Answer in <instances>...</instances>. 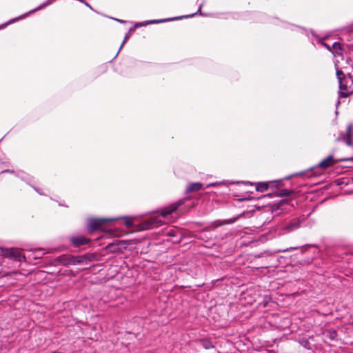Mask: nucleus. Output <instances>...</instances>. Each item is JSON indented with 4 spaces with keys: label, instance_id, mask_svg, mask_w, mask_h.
I'll list each match as a JSON object with an SVG mask.
<instances>
[{
    "label": "nucleus",
    "instance_id": "nucleus-1",
    "mask_svg": "<svg viewBox=\"0 0 353 353\" xmlns=\"http://www.w3.org/2000/svg\"><path fill=\"white\" fill-rule=\"evenodd\" d=\"M183 199L179 200L176 203H174L163 210L161 214L150 216L148 219L141 223L138 229L140 230H148L154 227H158L163 222L169 221V216L176 211L178 208L183 203Z\"/></svg>",
    "mask_w": 353,
    "mask_h": 353
},
{
    "label": "nucleus",
    "instance_id": "nucleus-2",
    "mask_svg": "<svg viewBox=\"0 0 353 353\" xmlns=\"http://www.w3.org/2000/svg\"><path fill=\"white\" fill-rule=\"evenodd\" d=\"M336 75L339 82V97H347L353 92V79L350 74L342 78L343 72L338 68L337 63H335Z\"/></svg>",
    "mask_w": 353,
    "mask_h": 353
},
{
    "label": "nucleus",
    "instance_id": "nucleus-3",
    "mask_svg": "<svg viewBox=\"0 0 353 353\" xmlns=\"http://www.w3.org/2000/svg\"><path fill=\"white\" fill-rule=\"evenodd\" d=\"M201 6L199 7V8L198 10V12L196 13H194V14H190V15H185V16H181V17H175V18L148 20V21H143V22L136 23L134 24V28H140V27H143V26H145L151 25V24H157V23H164V22H167V21H172V20H177V19H183V18L192 17L195 16L196 14H197L198 13L200 15H202V13H201Z\"/></svg>",
    "mask_w": 353,
    "mask_h": 353
},
{
    "label": "nucleus",
    "instance_id": "nucleus-4",
    "mask_svg": "<svg viewBox=\"0 0 353 353\" xmlns=\"http://www.w3.org/2000/svg\"><path fill=\"white\" fill-rule=\"evenodd\" d=\"M0 253L3 256L19 263L26 259V257L17 248H2L0 250Z\"/></svg>",
    "mask_w": 353,
    "mask_h": 353
},
{
    "label": "nucleus",
    "instance_id": "nucleus-5",
    "mask_svg": "<svg viewBox=\"0 0 353 353\" xmlns=\"http://www.w3.org/2000/svg\"><path fill=\"white\" fill-rule=\"evenodd\" d=\"M119 218H110V219H89L87 223L88 230L92 232L95 230L99 229L107 221H118Z\"/></svg>",
    "mask_w": 353,
    "mask_h": 353
},
{
    "label": "nucleus",
    "instance_id": "nucleus-6",
    "mask_svg": "<svg viewBox=\"0 0 353 353\" xmlns=\"http://www.w3.org/2000/svg\"><path fill=\"white\" fill-rule=\"evenodd\" d=\"M52 3L51 0H47L45 3L41 4L39 6H38L37 8L32 10H30V12L24 14H22L17 18H14V19H10V21H8V22H6V23L4 24H2L0 26V30L1 29H3L4 28H6L8 25H10L19 19H23L25 18L26 16H28L30 13H32L34 12H36V11H38L39 10H41L43 8H44L46 6L50 5V3Z\"/></svg>",
    "mask_w": 353,
    "mask_h": 353
},
{
    "label": "nucleus",
    "instance_id": "nucleus-7",
    "mask_svg": "<svg viewBox=\"0 0 353 353\" xmlns=\"http://www.w3.org/2000/svg\"><path fill=\"white\" fill-rule=\"evenodd\" d=\"M353 161V157L347 158V159H334L333 156L330 155L328 156L327 158L321 161L318 167L325 169L337 163H339L341 161Z\"/></svg>",
    "mask_w": 353,
    "mask_h": 353
},
{
    "label": "nucleus",
    "instance_id": "nucleus-8",
    "mask_svg": "<svg viewBox=\"0 0 353 353\" xmlns=\"http://www.w3.org/2000/svg\"><path fill=\"white\" fill-rule=\"evenodd\" d=\"M17 176L19 177L21 180L26 181L28 185L32 186L38 194H39L41 195L46 194L45 192L43 190L36 188L35 186H34L32 185V183H34V177L30 176L29 174H28L23 172H18Z\"/></svg>",
    "mask_w": 353,
    "mask_h": 353
},
{
    "label": "nucleus",
    "instance_id": "nucleus-9",
    "mask_svg": "<svg viewBox=\"0 0 353 353\" xmlns=\"http://www.w3.org/2000/svg\"><path fill=\"white\" fill-rule=\"evenodd\" d=\"M70 241L77 247L85 245L89 242L88 239L83 236H73L70 239Z\"/></svg>",
    "mask_w": 353,
    "mask_h": 353
},
{
    "label": "nucleus",
    "instance_id": "nucleus-10",
    "mask_svg": "<svg viewBox=\"0 0 353 353\" xmlns=\"http://www.w3.org/2000/svg\"><path fill=\"white\" fill-rule=\"evenodd\" d=\"M203 188V184L199 182L189 183L185 191V194H189L192 192H197Z\"/></svg>",
    "mask_w": 353,
    "mask_h": 353
},
{
    "label": "nucleus",
    "instance_id": "nucleus-11",
    "mask_svg": "<svg viewBox=\"0 0 353 353\" xmlns=\"http://www.w3.org/2000/svg\"><path fill=\"white\" fill-rule=\"evenodd\" d=\"M300 225V221L298 219H294L290 223L285 225L283 228L284 230H286L288 232L293 231L294 230L298 228Z\"/></svg>",
    "mask_w": 353,
    "mask_h": 353
},
{
    "label": "nucleus",
    "instance_id": "nucleus-12",
    "mask_svg": "<svg viewBox=\"0 0 353 353\" xmlns=\"http://www.w3.org/2000/svg\"><path fill=\"white\" fill-rule=\"evenodd\" d=\"M341 44L339 43L335 42L332 46V50L331 52H332L333 55L336 58H337L338 57L342 56V54L341 53Z\"/></svg>",
    "mask_w": 353,
    "mask_h": 353
},
{
    "label": "nucleus",
    "instance_id": "nucleus-13",
    "mask_svg": "<svg viewBox=\"0 0 353 353\" xmlns=\"http://www.w3.org/2000/svg\"><path fill=\"white\" fill-rule=\"evenodd\" d=\"M119 219H125V225L128 228H130L135 225V218L134 217H118Z\"/></svg>",
    "mask_w": 353,
    "mask_h": 353
},
{
    "label": "nucleus",
    "instance_id": "nucleus-14",
    "mask_svg": "<svg viewBox=\"0 0 353 353\" xmlns=\"http://www.w3.org/2000/svg\"><path fill=\"white\" fill-rule=\"evenodd\" d=\"M352 125H349L347 128V132H346V144L348 145H351V138L352 137Z\"/></svg>",
    "mask_w": 353,
    "mask_h": 353
},
{
    "label": "nucleus",
    "instance_id": "nucleus-15",
    "mask_svg": "<svg viewBox=\"0 0 353 353\" xmlns=\"http://www.w3.org/2000/svg\"><path fill=\"white\" fill-rule=\"evenodd\" d=\"M268 187V183L265 182H259L256 184V190L261 192L266 191Z\"/></svg>",
    "mask_w": 353,
    "mask_h": 353
},
{
    "label": "nucleus",
    "instance_id": "nucleus-16",
    "mask_svg": "<svg viewBox=\"0 0 353 353\" xmlns=\"http://www.w3.org/2000/svg\"><path fill=\"white\" fill-rule=\"evenodd\" d=\"M227 183H228V181H221V182L212 183L208 184L206 185V188H210V187H212V186H217L219 185H225V184H227Z\"/></svg>",
    "mask_w": 353,
    "mask_h": 353
},
{
    "label": "nucleus",
    "instance_id": "nucleus-17",
    "mask_svg": "<svg viewBox=\"0 0 353 353\" xmlns=\"http://www.w3.org/2000/svg\"><path fill=\"white\" fill-rule=\"evenodd\" d=\"M291 193L290 191H289L287 189H284V190H281L280 192H279V196H288V195H290Z\"/></svg>",
    "mask_w": 353,
    "mask_h": 353
},
{
    "label": "nucleus",
    "instance_id": "nucleus-18",
    "mask_svg": "<svg viewBox=\"0 0 353 353\" xmlns=\"http://www.w3.org/2000/svg\"><path fill=\"white\" fill-rule=\"evenodd\" d=\"M130 33H128L127 34H125V37H124V40L123 41V43H121L120 48H119V51L122 48V47L123 46L124 43L127 41V40L130 38Z\"/></svg>",
    "mask_w": 353,
    "mask_h": 353
},
{
    "label": "nucleus",
    "instance_id": "nucleus-19",
    "mask_svg": "<svg viewBox=\"0 0 353 353\" xmlns=\"http://www.w3.org/2000/svg\"><path fill=\"white\" fill-rule=\"evenodd\" d=\"M213 224L215 227H218V226L221 225L222 223L221 222H219V221H216L214 222Z\"/></svg>",
    "mask_w": 353,
    "mask_h": 353
},
{
    "label": "nucleus",
    "instance_id": "nucleus-20",
    "mask_svg": "<svg viewBox=\"0 0 353 353\" xmlns=\"http://www.w3.org/2000/svg\"><path fill=\"white\" fill-rule=\"evenodd\" d=\"M329 51H332V49L330 48V46H328L327 44L325 43H322Z\"/></svg>",
    "mask_w": 353,
    "mask_h": 353
},
{
    "label": "nucleus",
    "instance_id": "nucleus-21",
    "mask_svg": "<svg viewBox=\"0 0 353 353\" xmlns=\"http://www.w3.org/2000/svg\"><path fill=\"white\" fill-rule=\"evenodd\" d=\"M168 235H170V236H175V234H174V231H172V230L169 231V232H168Z\"/></svg>",
    "mask_w": 353,
    "mask_h": 353
},
{
    "label": "nucleus",
    "instance_id": "nucleus-22",
    "mask_svg": "<svg viewBox=\"0 0 353 353\" xmlns=\"http://www.w3.org/2000/svg\"><path fill=\"white\" fill-rule=\"evenodd\" d=\"M115 20H116V21H119V22H120V23H125V21H124L121 20V19H115Z\"/></svg>",
    "mask_w": 353,
    "mask_h": 353
},
{
    "label": "nucleus",
    "instance_id": "nucleus-23",
    "mask_svg": "<svg viewBox=\"0 0 353 353\" xmlns=\"http://www.w3.org/2000/svg\"><path fill=\"white\" fill-rule=\"evenodd\" d=\"M134 30V28H131L130 29V30H129V32H128V33H130H130H131V32H132Z\"/></svg>",
    "mask_w": 353,
    "mask_h": 353
},
{
    "label": "nucleus",
    "instance_id": "nucleus-24",
    "mask_svg": "<svg viewBox=\"0 0 353 353\" xmlns=\"http://www.w3.org/2000/svg\"><path fill=\"white\" fill-rule=\"evenodd\" d=\"M83 3H85L88 7L92 9L91 6L88 3L85 1Z\"/></svg>",
    "mask_w": 353,
    "mask_h": 353
},
{
    "label": "nucleus",
    "instance_id": "nucleus-25",
    "mask_svg": "<svg viewBox=\"0 0 353 353\" xmlns=\"http://www.w3.org/2000/svg\"><path fill=\"white\" fill-rule=\"evenodd\" d=\"M345 139L344 137H343V138H342L341 137H339L338 138V140H342V139Z\"/></svg>",
    "mask_w": 353,
    "mask_h": 353
},
{
    "label": "nucleus",
    "instance_id": "nucleus-26",
    "mask_svg": "<svg viewBox=\"0 0 353 353\" xmlns=\"http://www.w3.org/2000/svg\"><path fill=\"white\" fill-rule=\"evenodd\" d=\"M79 1L82 2V3H84L85 2V0H79Z\"/></svg>",
    "mask_w": 353,
    "mask_h": 353
},
{
    "label": "nucleus",
    "instance_id": "nucleus-27",
    "mask_svg": "<svg viewBox=\"0 0 353 353\" xmlns=\"http://www.w3.org/2000/svg\"><path fill=\"white\" fill-rule=\"evenodd\" d=\"M42 252V250H38V252H39V253H40V252Z\"/></svg>",
    "mask_w": 353,
    "mask_h": 353
}]
</instances>
